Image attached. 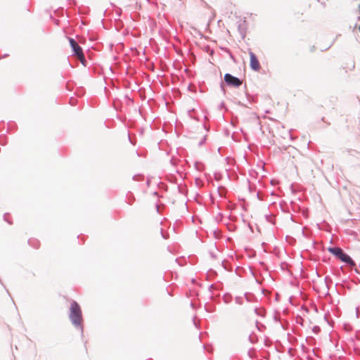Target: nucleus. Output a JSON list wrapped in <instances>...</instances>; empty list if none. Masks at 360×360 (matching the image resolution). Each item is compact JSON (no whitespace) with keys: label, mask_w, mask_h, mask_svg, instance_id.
I'll use <instances>...</instances> for the list:
<instances>
[{"label":"nucleus","mask_w":360,"mask_h":360,"mask_svg":"<svg viewBox=\"0 0 360 360\" xmlns=\"http://www.w3.org/2000/svg\"><path fill=\"white\" fill-rule=\"evenodd\" d=\"M69 42L72 47L73 55L77 58L83 65H86V59L82 47L72 38H69Z\"/></svg>","instance_id":"2"},{"label":"nucleus","mask_w":360,"mask_h":360,"mask_svg":"<svg viewBox=\"0 0 360 360\" xmlns=\"http://www.w3.org/2000/svg\"><path fill=\"white\" fill-rule=\"evenodd\" d=\"M70 318L73 324L78 326L82 321V311L79 304L76 302H73L70 307Z\"/></svg>","instance_id":"1"},{"label":"nucleus","mask_w":360,"mask_h":360,"mask_svg":"<svg viewBox=\"0 0 360 360\" xmlns=\"http://www.w3.org/2000/svg\"><path fill=\"white\" fill-rule=\"evenodd\" d=\"M249 55H250V68L255 71H259L261 68V66H260L259 62L257 59V57L252 51L249 52Z\"/></svg>","instance_id":"5"},{"label":"nucleus","mask_w":360,"mask_h":360,"mask_svg":"<svg viewBox=\"0 0 360 360\" xmlns=\"http://www.w3.org/2000/svg\"><path fill=\"white\" fill-rule=\"evenodd\" d=\"M224 81L227 84L234 87H238L242 84L241 80L228 73L224 75Z\"/></svg>","instance_id":"4"},{"label":"nucleus","mask_w":360,"mask_h":360,"mask_svg":"<svg viewBox=\"0 0 360 360\" xmlns=\"http://www.w3.org/2000/svg\"><path fill=\"white\" fill-rule=\"evenodd\" d=\"M204 140H205V136H202L201 137L199 143H200V144H201V143L204 141Z\"/></svg>","instance_id":"6"},{"label":"nucleus","mask_w":360,"mask_h":360,"mask_svg":"<svg viewBox=\"0 0 360 360\" xmlns=\"http://www.w3.org/2000/svg\"><path fill=\"white\" fill-rule=\"evenodd\" d=\"M328 251L333 255H335L342 262H345L350 266H355L354 262L347 254L344 253L342 250L340 248H329Z\"/></svg>","instance_id":"3"}]
</instances>
